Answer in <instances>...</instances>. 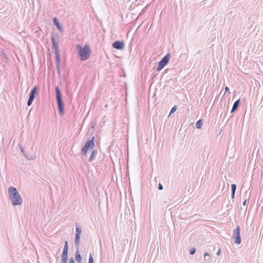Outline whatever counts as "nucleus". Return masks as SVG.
Listing matches in <instances>:
<instances>
[{"instance_id":"nucleus-1","label":"nucleus","mask_w":263,"mask_h":263,"mask_svg":"<svg viewBox=\"0 0 263 263\" xmlns=\"http://www.w3.org/2000/svg\"><path fill=\"white\" fill-rule=\"evenodd\" d=\"M9 197L13 205H20L23 202V199L17 190L13 186L8 189Z\"/></svg>"},{"instance_id":"nucleus-2","label":"nucleus","mask_w":263,"mask_h":263,"mask_svg":"<svg viewBox=\"0 0 263 263\" xmlns=\"http://www.w3.org/2000/svg\"><path fill=\"white\" fill-rule=\"evenodd\" d=\"M55 97L59 114L61 116L64 114V104L62 100V95L59 87L57 86L55 87Z\"/></svg>"},{"instance_id":"nucleus-3","label":"nucleus","mask_w":263,"mask_h":263,"mask_svg":"<svg viewBox=\"0 0 263 263\" xmlns=\"http://www.w3.org/2000/svg\"><path fill=\"white\" fill-rule=\"evenodd\" d=\"M95 147V137L88 140L82 148V154L86 155L89 148L92 149Z\"/></svg>"},{"instance_id":"nucleus-4","label":"nucleus","mask_w":263,"mask_h":263,"mask_svg":"<svg viewBox=\"0 0 263 263\" xmlns=\"http://www.w3.org/2000/svg\"><path fill=\"white\" fill-rule=\"evenodd\" d=\"M170 54L168 53L161 59L158 62L157 71H160L168 64L170 60Z\"/></svg>"},{"instance_id":"nucleus-5","label":"nucleus","mask_w":263,"mask_h":263,"mask_svg":"<svg viewBox=\"0 0 263 263\" xmlns=\"http://www.w3.org/2000/svg\"><path fill=\"white\" fill-rule=\"evenodd\" d=\"M232 238L234 239V242L236 245H239L241 242L240 236V228L238 226L237 228L233 231Z\"/></svg>"},{"instance_id":"nucleus-6","label":"nucleus","mask_w":263,"mask_h":263,"mask_svg":"<svg viewBox=\"0 0 263 263\" xmlns=\"http://www.w3.org/2000/svg\"><path fill=\"white\" fill-rule=\"evenodd\" d=\"M78 57L81 61H85L88 59L91 54V50H78Z\"/></svg>"},{"instance_id":"nucleus-7","label":"nucleus","mask_w":263,"mask_h":263,"mask_svg":"<svg viewBox=\"0 0 263 263\" xmlns=\"http://www.w3.org/2000/svg\"><path fill=\"white\" fill-rule=\"evenodd\" d=\"M124 45V42L123 41H117L112 43V47L116 49H123Z\"/></svg>"},{"instance_id":"nucleus-8","label":"nucleus","mask_w":263,"mask_h":263,"mask_svg":"<svg viewBox=\"0 0 263 263\" xmlns=\"http://www.w3.org/2000/svg\"><path fill=\"white\" fill-rule=\"evenodd\" d=\"M55 54V65L58 71H60V64L61 61L60 50H54Z\"/></svg>"},{"instance_id":"nucleus-9","label":"nucleus","mask_w":263,"mask_h":263,"mask_svg":"<svg viewBox=\"0 0 263 263\" xmlns=\"http://www.w3.org/2000/svg\"><path fill=\"white\" fill-rule=\"evenodd\" d=\"M53 22L54 25L57 27V29L59 30L60 32H63V29L58 21V20L57 17H54L53 19Z\"/></svg>"},{"instance_id":"nucleus-10","label":"nucleus","mask_w":263,"mask_h":263,"mask_svg":"<svg viewBox=\"0 0 263 263\" xmlns=\"http://www.w3.org/2000/svg\"><path fill=\"white\" fill-rule=\"evenodd\" d=\"M68 259V252L63 251L62 256H61V262L67 263Z\"/></svg>"},{"instance_id":"nucleus-11","label":"nucleus","mask_w":263,"mask_h":263,"mask_svg":"<svg viewBox=\"0 0 263 263\" xmlns=\"http://www.w3.org/2000/svg\"><path fill=\"white\" fill-rule=\"evenodd\" d=\"M78 248H76V251L75 253V259L78 262L80 263L82 261V257L79 253Z\"/></svg>"},{"instance_id":"nucleus-12","label":"nucleus","mask_w":263,"mask_h":263,"mask_svg":"<svg viewBox=\"0 0 263 263\" xmlns=\"http://www.w3.org/2000/svg\"><path fill=\"white\" fill-rule=\"evenodd\" d=\"M239 104H240V99H238L234 103L232 108L231 111V113H232V112H234L236 110H237L238 106H239Z\"/></svg>"},{"instance_id":"nucleus-13","label":"nucleus","mask_w":263,"mask_h":263,"mask_svg":"<svg viewBox=\"0 0 263 263\" xmlns=\"http://www.w3.org/2000/svg\"><path fill=\"white\" fill-rule=\"evenodd\" d=\"M81 235L76 234L74 238V245L76 248H79L80 245Z\"/></svg>"},{"instance_id":"nucleus-14","label":"nucleus","mask_w":263,"mask_h":263,"mask_svg":"<svg viewBox=\"0 0 263 263\" xmlns=\"http://www.w3.org/2000/svg\"><path fill=\"white\" fill-rule=\"evenodd\" d=\"M37 90L38 87L36 86H34V87L31 89L29 94L35 97V95L37 93Z\"/></svg>"},{"instance_id":"nucleus-15","label":"nucleus","mask_w":263,"mask_h":263,"mask_svg":"<svg viewBox=\"0 0 263 263\" xmlns=\"http://www.w3.org/2000/svg\"><path fill=\"white\" fill-rule=\"evenodd\" d=\"M37 90L38 87L36 86H34V87L31 89L29 94L35 97V95L37 93Z\"/></svg>"},{"instance_id":"nucleus-16","label":"nucleus","mask_w":263,"mask_h":263,"mask_svg":"<svg viewBox=\"0 0 263 263\" xmlns=\"http://www.w3.org/2000/svg\"><path fill=\"white\" fill-rule=\"evenodd\" d=\"M35 97L34 96H32L29 94V99L27 101V105L28 106H30L32 104Z\"/></svg>"},{"instance_id":"nucleus-17","label":"nucleus","mask_w":263,"mask_h":263,"mask_svg":"<svg viewBox=\"0 0 263 263\" xmlns=\"http://www.w3.org/2000/svg\"><path fill=\"white\" fill-rule=\"evenodd\" d=\"M51 42L54 49H58V44L56 42L55 39L53 36L51 37Z\"/></svg>"},{"instance_id":"nucleus-18","label":"nucleus","mask_w":263,"mask_h":263,"mask_svg":"<svg viewBox=\"0 0 263 263\" xmlns=\"http://www.w3.org/2000/svg\"><path fill=\"white\" fill-rule=\"evenodd\" d=\"M96 153H97V152L95 149H93L91 153V154H90V157L89 158V162H92V160H93L94 159V157L96 156Z\"/></svg>"},{"instance_id":"nucleus-19","label":"nucleus","mask_w":263,"mask_h":263,"mask_svg":"<svg viewBox=\"0 0 263 263\" xmlns=\"http://www.w3.org/2000/svg\"><path fill=\"white\" fill-rule=\"evenodd\" d=\"M196 127L198 129H200L202 126V120L200 119L198 120L195 124Z\"/></svg>"},{"instance_id":"nucleus-20","label":"nucleus","mask_w":263,"mask_h":263,"mask_svg":"<svg viewBox=\"0 0 263 263\" xmlns=\"http://www.w3.org/2000/svg\"><path fill=\"white\" fill-rule=\"evenodd\" d=\"M204 259L205 260H206L207 261V263H209L210 262V254L206 252L204 253Z\"/></svg>"},{"instance_id":"nucleus-21","label":"nucleus","mask_w":263,"mask_h":263,"mask_svg":"<svg viewBox=\"0 0 263 263\" xmlns=\"http://www.w3.org/2000/svg\"><path fill=\"white\" fill-rule=\"evenodd\" d=\"M176 109H177V106L176 105L174 106L172 108V109H171V111L170 112L168 116H171V115L174 114L176 111Z\"/></svg>"},{"instance_id":"nucleus-22","label":"nucleus","mask_w":263,"mask_h":263,"mask_svg":"<svg viewBox=\"0 0 263 263\" xmlns=\"http://www.w3.org/2000/svg\"><path fill=\"white\" fill-rule=\"evenodd\" d=\"M63 251H65V252L67 251V252L68 251V243L67 241H65Z\"/></svg>"},{"instance_id":"nucleus-23","label":"nucleus","mask_w":263,"mask_h":263,"mask_svg":"<svg viewBox=\"0 0 263 263\" xmlns=\"http://www.w3.org/2000/svg\"><path fill=\"white\" fill-rule=\"evenodd\" d=\"M81 228L78 226L76 227V234L81 235Z\"/></svg>"},{"instance_id":"nucleus-24","label":"nucleus","mask_w":263,"mask_h":263,"mask_svg":"<svg viewBox=\"0 0 263 263\" xmlns=\"http://www.w3.org/2000/svg\"><path fill=\"white\" fill-rule=\"evenodd\" d=\"M236 190V185L235 184H231V192L235 193Z\"/></svg>"},{"instance_id":"nucleus-25","label":"nucleus","mask_w":263,"mask_h":263,"mask_svg":"<svg viewBox=\"0 0 263 263\" xmlns=\"http://www.w3.org/2000/svg\"><path fill=\"white\" fill-rule=\"evenodd\" d=\"M20 148L21 149V152L23 154L24 156L27 159L28 158L27 157V155L25 153L24 149L22 146H20Z\"/></svg>"},{"instance_id":"nucleus-26","label":"nucleus","mask_w":263,"mask_h":263,"mask_svg":"<svg viewBox=\"0 0 263 263\" xmlns=\"http://www.w3.org/2000/svg\"><path fill=\"white\" fill-rule=\"evenodd\" d=\"M196 252V249L195 248H192L190 251V254L191 255H194Z\"/></svg>"},{"instance_id":"nucleus-27","label":"nucleus","mask_w":263,"mask_h":263,"mask_svg":"<svg viewBox=\"0 0 263 263\" xmlns=\"http://www.w3.org/2000/svg\"><path fill=\"white\" fill-rule=\"evenodd\" d=\"M88 263H93V259L91 254H90L89 257Z\"/></svg>"},{"instance_id":"nucleus-28","label":"nucleus","mask_w":263,"mask_h":263,"mask_svg":"<svg viewBox=\"0 0 263 263\" xmlns=\"http://www.w3.org/2000/svg\"><path fill=\"white\" fill-rule=\"evenodd\" d=\"M158 189L159 190H163V185L161 183H159L158 185Z\"/></svg>"},{"instance_id":"nucleus-29","label":"nucleus","mask_w":263,"mask_h":263,"mask_svg":"<svg viewBox=\"0 0 263 263\" xmlns=\"http://www.w3.org/2000/svg\"><path fill=\"white\" fill-rule=\"evenodd\" d=\"M76 49H83V47L80 45H77Z\"/></svg>"},{"instance_id":"nucleus-30","label":"nucleus","mask_w":263,"mask_h":263,"mask_svg":"<svg viewBox=\"0 0 263 263\" xmlns=\"http://www.w3.org/2000/svg\"><path fill=\"white\" fill-rule=\"evenodd\" d=\"M83 49H89V46L88 45H85L83 48Z\"/></svg>"},{"instance_id":"nucleus-31","label":"nucleus","mask_w":263,"mask_h":263,"mask_svg":"<svg viewBox=\"0 0 263 263\" xmlns=\"http://www.w3.org/2000/svg\"><path fill=\"white\" fill-rule=\"evenodd\" d=\"M69 263H75L74 259L73 258H71L69 259Z\"/></svg>"},{"instance_id":"nucleus-32","label":"nucleus","mask_w":263,"mask_h":263,"mask_svg":"<svg viewBox=\"0 0 263 263\" xmlns=\"http://www.w3.org/2000/svg\"><path fill=\"white\" fill-rule=\"evenodd\" d=\"M235 192H231V197L232 199L235 198Z\"/></svg>"},{"instance_id":"nucleus-33","label":"nucleus","mask_w":263,"mask_h":263,"mask_svg":"<svg viewBox=\"0 0 263 263\" xmlns=\"http://www.w3.org/2000/svg\"><path fill=\"white\" fill-rule=\"evenodd\" d=\"M220 253H221V250H220V249H219L217 252L216 253V255L219 256V255H220Z\"/></svg>"},{"instance_id":"nucleus-34","label":"nucleus","mask_w":263,"mask_h":263,"mask_svg":"<svg viewBox=\"0 0 263 263\" xmlns=\"http://www.w3.org/2000/svg\"><path fill=\"white\" fill-rule=\"evenodd\" d=\"M3 56H4V58L6 60H8V57H7L6 54L5 53H4V52H3Z\"/></svg>"},{"instance_id":"nucleus-35","label":"nucleus","mask_w":263,"mask_h":263,"mask_svg":"<svg viewBox=\"0 0 263 263\" xmlns=\"http://www.w3.org/2000/svg\"><path fill=\"white\" fill-rule=\"evenodd\" d=\"M247 204V199H245L242 203L243 205L245 206Z\"/></svg>"},{"instance_id":"nucleus-36","label":"nucleus","mask_w":263,"mask_h":263,"mask_svg":"<svg viewBox=\"0 0 263 263\" xmlns=\"http://www.w3.org/2000/svg\"><path fill=\"white\" fill-rule=\"evenodd\" d=\"M228 91H229V87H225V92H228Z\"/></svg>"}]
</instances>
